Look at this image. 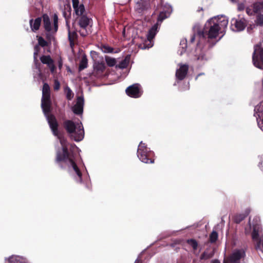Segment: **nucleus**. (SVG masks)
I'll return each instance as SVG.
<instances>
[{
	"label": "nucleus",
	"mask_w": 263,
	"mask_h": 263,
	"mask_svg": "<svg viewBox=\"0 0 263 263\" xmlns=\"http://www.w3.org/2000/svg\"><path fill=\"white\" fill-rule=\"evenodd\" d=\"M41 107L53 134L60 140L61 148L57 149L56 162L59 166L63 168L66 164V142L63 135L58 130V124L55 118L50 114L51 108L50 88L46 83H45L43 87Z\"/></svg>",
	"instance_id": "f257e3e1"
},
{
	"label": "nucleus",
	"mask_w": 263,
	"mask_h": 263,
	"mask_svg": "<svg viewBox=\"0 0 263 263\" xmlns=\"http://www.w3.org/2000/svg\"><path fill=\"white\" fill-rule=\"evenodd\" d=\"M228 24V19L225 16H217L211 18L205 24L203 30L198 31L197 34H193L190 39V42H194L196 37L199 39L197 43V49L200 48L205 42L209 44L208 47L213 46L210 40L215 39L219 33H223Z\"/></svg>",
	"instance_id": "f03ea898"
},
{
	"label": "nucleus",
	"mask_w": 263,
	"mask_h": 263,
	"mask_svg": "<svg viewBox=\"0 0 263 263\" xmlns=\"http://www.w3.org/2000/svg\"><path fill=\"white\" fill-rule=\"evenodd\" d=\"M159 8L160 11L157 22L149 29L147 34V40L145 41L143 45H141V48L143 49H148L154 45L153 39L158 32L161 23L164 20L169 17L172 12V8L168 4H164L162 3L160 6H158V8Z\"/></svg>",
	"instance_id": "7ed1b4c3"
},
{
	"label": "nucleus",
	"mask_w": 263,
	"mask_h": 263,
	"mask_svg": "<svg viewBox=\"0 0 263 263\" xmlns=\"http://www.w3.org/2000/svg\"><path fill=\"white\" fill-rule=\"evenodd\" d=\"M67 147L68 145L67 144ZM71 154L68 152L67 147V167L69 175L78 183L82 182V174L80 167L77 163L78 157L77 154L78 148L76 145H70Z\"/></svg>",
	"instance_id": "20e7f679"
},
{
	"label": "nucleus",
	"mask_w": 263,
	"mask_h": 263,
	"mask_svg": "<svg viewBox=\"0 0 263 263\" xmlns=\"http://www.w3.org/2000/svg\"><path fill=\"white\" fill-rule=\"evenodd\" d=\"M84 130L79 119L67 120V136L76 142L82 141L84 137Z\"/></svg>",
	"instance_id": "39448f33"
},
{
	"label": "nucleus",
	"mask_w": 263,
	"mask_h": 263,
	"mask_svg": "<svg viewBox=\"0 0 263 263\" xmlns=\"http://www.w3.org/2000/svg\"><path fill=\"white\" fill-rule=\"evenodd\" d=\"M43 25L45 30L47 32V37L49 40L52 38L51 34L55 33L58 29V17L57 14H54L53 17V23H51L48 15L45 14L43 15Z\"/></svg>",
	"instance_id": "423d86ee"
},
{
	"label": "nucleus",
	"mask_w": 263,
	"mask_h": 263,
	"mask_svg": "<svg viewBox=\"0 0 263 263\" xmlns=\"http://www.w3.org/2000/svg\"><path fill=\"white\" fill-rule=\"evenodd\" d=\"M154 152L150 151L142 141L140 143L138 150L137 156L139 159L145 163H153L154 160L151 157L153 156Z\"/></svg>",
	"instance_id": "0eeeda50"
},
{
	"label": "nucleus",
	"mask_w": 263,
	"mask_h": 263,
	"mask_svg": "<svg viewBox=\"0 0 263 263\" xmlns=\"http://www.w3.org/2000/svg\"><path fill=\"white\" fill-rule=\"evenodd\" d=\"M245 255L243 249H235L228 257L224 259L223 263H240V260L245 257Z\"/></svg>",
	"instance_id": "6e6552de"
},
{
	"label": "nucleus",
	"mask_w": 263,
	"mask_h": 263,
	"mask_svg": "<svg viewBox=\"0 0 263 263\" xmlns=\"http://www.w3.org/2000/svg\"><path fill=\"white\" fill-rule=\"evenodd\" d=\"M84 100L83 96H78L76 101L73 105L71 106L70 109L72 112L76 115L82 116Z\"/></svg>",
	"instance_id": "1a4fd4ad"
},
{
	"label": "nucleus",
	"mask_w": 263,
	"mask_h": 263,
	"mask_svg": "<svg viewBox=\"0 0 263 263\" xmlns=\"http://www.w3.org/2000/svg\"><path fill=\"white\" fill-rule=\"evenodd\" d=\"M231 28L233 31H240L245 28L247 22L243 18L240 19L233 18L231 20Z\"/></svg>",
	"instance_id": "9d476101"
},
{
	"label": "nucleus",
	"mask_w": 263,
	"mask_h": 263,
	"mask_svg": "<svg viewBox=\"0 0 263 263\" xmlns=\"http://www.w3.org/2000/svg\"><path fill=\"white\" fill-rule=\"evenodd\" d=\"M47 45V42L41 36L38 38V45H36L34 47V51L33 53L34 62L36 68L38 69L40 73L41 71L39 67L37 64V55L40 50V46L44 47Z\"/></svg>",
	"instance_id": "9b49d317"
},
{
	"label": "nucleus",
	"mask_w": 263,
	"mask_h": 263,
	"mask_svg": "<svg viewBox=\"0 0 263 263\" xmlns=\"http://www.w3.org/2000/svg\"><path fill=\"white\" fill-rule=\"evenodd\" d=\"M128 96L133 98H138L141 96L142 92L140 86L138 84H135L128 87L126 89Z\"/></svg>",
	"instance_id": "f8f14e48"
},
{
	"label": "nucleus",
	"mask_w": 263,
	"mask_h": 263,
	"mask_svg": "<svg viewBox=\"0 0 263 263\" xmlns=\"http://www.w3.org/2000/svg\"><path fill=\"white\" fill-rule=\"evenodd\" d=\"M136 9L139 13L143 12L145 10H147L150 8L149 3L145 0H136Z\"/></svg>",
	"instance_id": "ddd939ff"
},
{
	"label": "nucleus",
	"mask_w": 263,
	"mask_h": 263,
	"mask_svg": "<svg viewBox=\"0 0 263 263\" xmlns=\"http://www.w3.org/2000/svg\"><path fill=\"white\" fill-rule=\"evenodd\" d=\"M189 67L187 65H180L179 69L176 70V76L177 79L179 80H183L186 76Z\"/></svg>",
	"instance_id": "4468645a"
},
{
	"label": "nucleus",
	"mask_w": 263,
	"mask_h": 263,
	"mask_svg": "<svg viewBox=\"0 0 263 263\" xmlns=\"http://www.w3.org/2000/svg\"><path fill=\"white\" fill-rule=\"evenodd\" d=\"M40 60L42 63L48 66L52 73L54 72L55 66L53 64V61L49 55H43L40 58Z\"/></svg>",
	"instance_id": "2eb2a0df"
},
{
	"label": "nucleus",
	"mask_w": 263,
	"mask_h": 263,
	"mask_svg": "<svg viewBox=\"0 0 263 263\" xmlns=\"http://www.w3.org/2000/svg\"><path fill=\"white\" fill-rule=\"evenodd\" d=\"M72 2L76 14L79 16L82 15L85 11L84 5L79 4V0H72Z\"/></svg>",
	"instance_id": "dca6fc26"
},
{
	"label": "nucleus",
	"mask_w": 263,
	"mask_h": 263,
	"mask_svg": "<svg viewBox=\"0 0 263 263\" xmlns=\"http://www.w3.org/2000/svg\"><path fill=\"white\" fill-rule=\"evenodd\" d=\"M78 35L75 31H69L68 40L70 42V47L73 49L74 45L77 43Z\"/></svg>",
	"instance_id": "f3484780"
},
{
	"label": "nucleus",
	"mask_w": 263,
	"mask_h": 263,
	"mask_svg": "<svg viewBox=\"0 0 263 263\" xmlns=\"http://www.w3.org/2000/svg\"><path fill=\"white\" fill-rule=\"evenodd\" d=\"M41 17H37L34 21L32 19L30 20V26L31 28V30L33 31H36L39 29L40 26L41 25Z\"/></svg>",
	"instance_id": "a211bd4d"
},
{
	"label": "nucleus",
	"mask_w": 263,
	"mask_h": 263,
	"mask_svg": "<svg viewBox=\"0 0 263 263\" xmlns=\"http://www.w3.org/2000/svg\"><path fill=\"white\" fill-rule=\"evenodd\" d=\"M91 20L85 15H82L79 20V25L83 29H85L90 23Z\"/></svg>",
	"instance_id": "6ab92c4d"
},
{
	"label": "nucleus",
	"mask_w": 263,
	"mask_h": 263,
	"mask_svg": "<svg viewBox=\"0 0 263 263\" xmlns=\"http://www.w3.org/2000/svg\"><path fill=\"white\" fill-rule=\"evenodd\" d=\"M8 263H26L25 258L19 256L12 255L8 258Z\"/></svg>",
	"instance_id": "aec40b11"
},
{
	"label": "nucleus",
	"mask_w": 263,
	"mask_h": 263,
	"mask_svg": "<svg viewBox=\"0 0 263 263\" xmlns=\"http://www.w3.org/2000/svg\"><path fill=\"white\" fill-rule=\"evenodd\" d=\"M94 70L98 72L102 73L103 72L105 68V64L103 62H96L93 65Z\"/></svg>",
	"instance_id": "412c9836"
},
{
	"label": "nucleus",
	"mask_w": 263,
	"mask_h": 263,
	"mask_svg": "<svg viewBox=\"0 0 263 263\" xmlns=\"http://www.w3.org/2000/svg\"><path fill=\"white\" fill-rule=\"evenodd\" d=\"M88 65V60L86 55H83L81 59L79 64V70L81 71L87 68Z\"/></svg>",
	"instance_id": "4be33fe9"
},
{
	"label": "nucleus",
	"mask_w": 263,
	"mask_h": 263,
	"mask_svg": "<svg viewBox=\"0 0 263 263\" xmlns=\"http://www.w3.org/2000/svg\"><path fill=\"white\" fill-rule=\"evenodd\" d=\"M129 61V58L128 57H126L123 60L121 61L119 65V68L121 69L125 68L127 67Z\"/></svg>",
	"instance_id": "5701e85b"
},
{
	"label": "nucleus",
	"mask_w": 263,
	"mask_h": 263,
	"mask_svg": "<svg viewBox=\"0 0 263 263\" xmlns=\"http://www.w3.org/2000/svg\"><path fill=\"white\" fill-rule=\"evenodd\" d=\"M105 59L107 65L109 67H112L116 64V60L114 58H110L108 56H105Z\"/></svg>",
	"instance_id": "b1692460"
},
{
	"label": "nucleus",
	"mask_w": 263,
	"mask_h": 263,
	"mask_svg": "<svg viewBox=\"0 0 263 263\" xmlns=\"http://www.w3.org/2000/svg\"><path fill=\"white\" fill-rule=\"evenodd\" d=\"M100 49L104 53H111L114 51V49L112 47L106 45H101Z\"/></svg>",
	"instance_id": "393cba45"
},
{
	"label": "nucleus",
	"mask_w": 263,
	"mask_h": 263,
	"mask_svg": "<svg viewBox=\"0 0 263 263\" xmlns=\"http://www.w3.org/2000/svg\"><path fill=\"white\" fill-rule=\"evenodd\" d=\"M213 256V253L212 252H208L207 251L204 252L200 256V259L201 260H207L212 258Z\"/></svg>",
	"instance_id": "a878e982"
},
{
	"label": "nucleus",
	"mask_w": 263,
	"mask_h": 263,
	"mask_svg": "<svg viewBox=\"0 0 263 263\" xmlns=\"http://www.w3.org/2000/svg\"><path fill=\"white\" fill-rule=\"evenodd\" d=\"M249 212L246 214H240L235 216V221L236 223L240 222L242 220H243L245 217L247 216Z\"/></svg>",
	"instance_id": "bb28decb"
},
{
	"label": "nucleus",
	"mask_w": 263,
	"mask_h": 263,
	"mask_svg": "<svg viewBox=\"0 0 263 263\" xmlns=\"http://www.w3.org/2000/svg\"><path fill=\"white\" fill-rule=\"evenodd\" d=\"M255 115L258 113L263 114V102H260L258 105L255 107Z\"/></svg>",
	"instance_id": "cd10ccee"
},
{
	"label": "nucleus",
	"mask_w": 263,
	"mask_h": 263,
	"mask_svg": "<svg viewBox=\"0 0 263 263\" xmlns=\"http://www.w3.org/2000/svg\"><path fill=\"white\" fill-rule=\"evenodd\" d=\"M218 238V233L215 231H213L210 235V241L211 243L216 242Z\"/></svg>",
	"instance_id": "c85d7f7f"
},
{
	"label": "nucleus",
	"mask_w": 263,
	"mask_h": 263,
	"mask_svg": "<svg viewBox=\"0 0 263 263\" xmlns=\"http://www.w3.org/2000/svg\"><path fill=\"white\" fill-rule=\"evenodd\" d=\"M187 243L190 245L191 246H192V247L193 248V249L195 250L197 249V247H198V243L197 242L196 240H195V239H188L187 240Z\"/></svg>",
	"instance_id": "c756f323"
},
{
	"label": "nucleus",
	"mask_w": 263,
	"mask_h": 263,
	"mask_svg": "<svg viewBox=\"0 0 263 263\" xmlns=\"http://www.w3.org/2000/svg\"><path fill=\"white\" fill-rule=\"evenodd\" d=\"M263 9V2H257L254 4V10L255 12H257Z\"/></svg>",
	"instance_id": "7c9ffc66"
},
{
	"label": "nucleus",
	"mask_w": 263,
	"mask_h": 263,
	"mask_svg": "<svg viewBox=\"0 0 263 263\" xmlns=\"http://www.w3.org/2000/svg\"><path fill=\"white\" fill-rule=\"evenodd\" d=\"M255 23L257 25H263V14H258L257 15Z\"/></svg>",
	"instance_id": "2f4dec72"
},
{
	"label": "nucleus",
	"mask_w": 263,
	"mask_h": 263,
	"mask_svg": "<svg viewBox=\"0 0 263 263\" xmlns=\"http://www.w3.org/2000/svg\"><path fill=\"white\" fill-rule=\"evenodd\" d=\"M180 45L181 46V50L180 51V55H181L185 51L186 48V41L185 40H182L180 42Z\"/></svg>",
	"instance_id": "473e14b6"
},
{
	"label": "nucleus",
	"mask_w": 263,
	"mask_h": 263,
	"mask_svg": "<svg viewBox=\"0 0 263 263\" xmlns=\"http://www.w3.org/2000/svg\"><path fill=\"white\" fill-rule=\"evenodd\" d=\"M60 1V7L63 10V15L66 18V11H65V4L64 0H59Z\"/></svg>",
	"instance_id": "72a5a7b5"
},
{
	"label": "nucleus",
	"mask_w": 263,
	"mask_h": 263,
	"mask_svg": "<svg viewBox=\"0 0 263 263\" xmlns=\"http://www.w3.org/2000/svg\"><path fill=\"white\" fill-rule=\"evenodd\" d=\"M74 97V93L72 90L67 86V99L70 100Z\"/></svg>",
	"instance_id": "f704fd0d"
},
{
	"label": "nucleus",
	"mask_w": 263,
	"mask_h": 263,
	"mask_svg": "<svg viewBox=\"0 0 263 263\" xmlns=\"http://www.w3.org/2000/svg\"><path fill=\"white\" fill-rule=\"evenodd\" d=\"M53 87H54V89L55 90H59L60 87V84L59 82L57 80H54Z\"/></svg>",
	"instance_id": "c9c22d12"
},
{
	"label": "nucleus",
	"mask_w": 263,
	"mask_h": 263,
	"mask_svg": "<svg viewBox=\"0 0 263 263\" xmlns=\"http://www.w3.org/2000/svg\"><path fill=\"white\" fill-rule=\"evenodd\" d=\"M80 34L83 36H85L87 34V33H86V31H84V30H80Z\"/></svg>",
	"instance_id": "e433bc0d"
},
{
	"label": "nucleus",
	"mask_w": 263,
	"mask_h": 263,
	"mask_svg": "<svg viewBox=\"0 0 263 263\" xmlns=\"http://www.w3.org/2000/svg\"><path fill=\"white\" fill-rule=\"evenodd\" d=\"M58 67L59 69H61L62 67V63L61 60L59 61Z\"/></svg>",
	"instance_id": "4c0bfd02"
},
{
	"label": "nucleus",
	"mask_w": 263,
	"mask_h": 263,
	"mask_svg": "<svg viewBox=\"0 0 263 263\" xmlns=\"http://www.w3.org/2000/svg\"><path fill=\"white\" fill-rule=\"evenodd\" d=\"M211 263H220L218 259H214L212 260Z\"/></svg>",
	"instance_id": "58836bf2"
},
{
	"label": "nucleus",
	"mask_w": 263,
	"mask_h": 263,
	"mask_svg": "<svg viewBox=\"0 0 263 263\" xmlns=\"http://www.w3.org/2000/svg\"><path fill=\"white\" fill-rule=\"evenodd\" d=\"M122 34H123V36L124 37H126V34H125V28H124V29L123 30V31H122Z\"/></svg>",
	"instance_id": "ea45409f"
},
{
	"label": "nucleus",
	"mask_w": 263,
	"mask_h": 263,
	"mask_svg": "<svg viewBox=\"0 0 263 263\" xmlns=\"http://www.w3.org/2000/svg\"><path fill=\"white\" fill-rule=\"evenodd\" d=\"M198 60H203L204 59V56L203 55H200L198 58Z\"/></svg>",
	"instance_id": "a19ab883"
},
{
	"label": "nucleus",
	"mask_w": 263,
	"mask_h": 263,
	"mask_svg": "<svg viewBox=\"0 0 263 263\" xmlns=\"http://www.w3.org/2000/svg\"><path fill=\"white\" fill-rule=\"evenodd\" d=\"M203 11V9L202 7H199V8L197 9V11L199 12L200 11Z\"/></svg>",
	"instance_id": "79ce46f5"
},
{
	"label": "nucleus",
	"mask_w": 263,
	"mask_h": 263,
	"mask_svg": "<svg viewBox=\"0 0 263 263\" xmlns=\"http://www.w3.org/2000/svg\"><path fill=\"white\" fill-rule=\"evenodd\" d=\"M135 263H140V261L137 259L135 261Z\"/></svg>",
	"instance_id": "37998d69"
},
{
	"label": "nucleus",
	"mask_w": 263,
	"mask_h": 263,
	"mask_svg": "<svg viewBox=\"0 0 263 263\" xmlns=\"http://www.w3.org/2000/svg\"><path fill=\"white\" fill-rule=\"evenodd\" d=\"M231 2H233V3H235L236 2L237 0H230Z\"/></svg>",
	"instance_id": "c03bdc74"
},
{
	"label": "nucleus",
	"mask_w": 263,
	"mask_h": 263,
	"mask_svg": "<svg viewBox=\"0 0 263 263\" xmlns=\"http://www.w3.org/2000/svg\"><path fill=\"white\" fill-rule=\"evenodd\" d=\"M238 9H239V10H241V9H242V8H241V7L239 6V7H238Z\"/></svg>",
	"instance_id": "a18cd8bd"
},
{
	"label": "nucleus",
	"mask_w": 263,
	"mask_h": 263,
	"mask_svg": "<svg viewBox=\"0 0 263 263\" xmlns=\"http://www.w3.org/2000/svg\"><path fill=\"white\" fill-rule=\"evenodd\" d=\"M64 90H66V87H64Z\"/></svg>",
	"instance_id": "49530a36"
},
{
	"label": "nucleus",
	"mask_w": 263,
	"mask_h": 263,
	"mask_svg": "<svg viewBox=\"0 0 263 263\" xmlns=\"http://www.w3.org/2000/svg\"><path fill=\"white\" fill-rule=\"evenodd\" d=\"M196 29V27L194 28V29L195 30Z\"/></svg>",
	"instance_id": "de8ad7c7"
}]
</instances>
